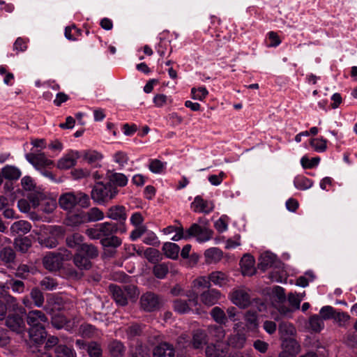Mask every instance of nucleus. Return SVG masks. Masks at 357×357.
Listing matches in <instances>:
<instances>
[{
	"label": "nucleus",
	"mask_w": 357,
	"mask_h": 357,
	"mask_svg": "<svg viewBox=\"0 0 357 357\" xmlns=\"http://www.w3.org/2000/svg\"><path fill=\"white\" fill-rule=\"evenodd\" d=\"M59 204L63 210L71 211L77 204L82 208L87 207L89 204V197L82 192H66L60 196Z\"/></svg>",
	"instance_id": "obj_1"
},
{
	"label": "nucleus",
	"mask_w": 357,
	"mask_h": 357,
	"mask_svg": "<svg viewBox=\"0 0 357 357\" xmlns=\"http://www.w3.org/2000/svg\"><path fill=\"white\" fill-rule=\"evenodd\" d=\"M118 190L110 183L98 182L91 191L92 199L98 204H105L114 199L118 194Z\"/></svg>",
	"instance_id": "obj_2"
},
{
	"label": "nucleus",
	"mask_w": 357,
	"mask_h": 357,
	"mask_svg": "<svg viewBox=\"0 0 357 357\" xmlns=\"http://www.w3.org/2000/svg\"><path fill=\"white\" fill-rule=\"evenodd\" d=\"M207 342V335L204 330L197 329L194 331L191 342L188 340L186 335H182L178 339V345L187 348L192 346L194 349L202 348Z\"/></svg>",
	"instance_id": "obj_3"
},
{
	"label": "nucleus",
	"mask_w": 357,
	"mask_h": 357,
	"mask_svg": "<svg viewBox=\"0 0 357 357\" xmlns=\"http://www.w3.org/2000/svg\"><path fill=\"white\" fill-rule=\"evenodd\" d=\"M186 233L189 236L196 238L199 243H205L211 240L213 237V231L206 227H202L195 223L187 230Z\"/></svg>",
	"instance_id": "obj_4"
},
{
	"label": "nucleus",
	"mask_w": 357,
	"mask_h": 357,
	"mask_svg": "<svg viewBox=\"0 0 357 357\" xmlns=\"http://www.w3.org/2000/svg\"><path fill=\"white\" fill-rule=\"evenodd\" d=\"M29 202L25 199H21L18 201L17 206L21 212L27 213L31 208H36L39 206L40 200L43 197V193L37 192L33 195H28Z\"/></svg>",
	"instance_id": "obj_5"
},
{
	"label": "nucleus",
	"mask_w": 357,
	"mask_h": 357,
	"mask_svg": "<svg viewBox=\"0 0 357 357\" xmlns=\"http://www.w3.org/2000/svg\"><path fill=\"white\" fill-rule=\"evenodd\" d=\"M230 300L233 304L241 309L247 307L250 304V297L248 291L243 288L233 290Z\"/></svg>",
	"instance_id": "obj_6"
},
{
	"label": "nucleus",
	"mask_w": 357,
	"mask_h": 357,
	"mask_svg": "<svg viewBox=\"0 0 357 357\" xmlns=\"http://www.w3.org/2000/svg\"><path fill=\"white\" fill-rule=\"evenodd\" d=\"M190 207L195 213L208 214L213 210L214 204L211 201L206 200L200 196H197L191 203Z\"/></svg>",
	"instance_id": "obj_7"
},
{
	"label": "nucleus",
	"mask_w": 357,
	"mask_h": 357,
	"mask_svg": "<svg viewBox=\"0 0 357 357\" xmlns=\"http://www.w3.org/2000/svg\"><path fill=\"white\" fill-rule=\"evenodd\" d=\"M63 257L60 253L49 252L43 260L45 268L50 271L58 270L62 264Z\"/></svg>",
	"instance_id": "obj_8"
},
{
	"label": "nucleus",
	"mask_w": 357,
	"mask_h": 357,
	"mask_svg": "<svg viewBox=\"0 0 357 357\" xmlns=\"http://www.w3.org/2000/svg\"><path fill=\"white\" fill-rule=\"evenodd\" d=\"M141 306L146 311H153L159 308V298L152 293H146L142 296L140 299Z\"/></svg>",
	"instance_id": "obj_9"
},
{
	"label": "nucleus",
	"mask_w": 357,
	"mask_h": 357,
	"mask_svg": "<svg viewBox=\"0 0 357 357\" xmlns=\"http://www.w3.org/2000/svg\"><path fill=\"white\" fill-rule=\"evenodd\" d=\"M241 325V322L235 324L234 329L238 333L229 336L228 338V344L236 349H242L245 346L247 340L245 334L239 333Z\"/></svg>",
	"instance_id": "obj_10"
},
{
	"label": "nucleus",
	"mask_w": 357,
	"mask_h": 357,
	"mask_svg": "<svg viewBox=\"0 0 357 357\" xmlns=\"http://www.w3.org/2000/svg\"><path fill=\"white\" fill-rule=\"evenodd\" d=\"M79 158V153L77 151H70L57 162V167L61 169H68L75 165L77 160Z\"/></svg>",
	"instance_id": "obj_11"
},
{
	"label": "nucleus",
	"mask_w": 357,
	"mask_h": 357,
	"mask_svg": "<svg viewBox=\"0 0 357 357\" xmlns=\"http://www.w3.org/2000/svg\"><path fill=\"white\" fill-rule=\"evenodd\" d=\"M10 287L8 284H4L0 282V296L3 297L6 299L7 304L9 308H11L12 310L15 312H19L22 314L25 313V310L22 307H18V304L17 303V300L10 295H7L8 290Z\"/></svg>",
	"instance_id": "obj_12"
},
{
	"label": "nucleus",
	"mask_w": 357,
	"mask_h": 357,
	"mask_svg": "<svg viewBox=\"0 0 357 357\" xmlns=\"http://www.w3.org/2000/svg\"><path fill=\"white\" fill-rule=\"evenodd\" d=\"M27 160L36 168L49 167L53 164L43 153H30L26 155Z\"/></svg>",
	"instance_id": "obj_13"
},
{
	"label": "nucleus",
	"mask_w": 357,
	"mask_h": 357,
	"mask_svg": "<svg viewBox=\"0 0 357 357\" xmlns=\"http://www.w3.org/2000/svg\"><path fill=\"white\" fill-rule=\"evenodd\" d=\"M47 322V317L40 310H32L27 314V324L29 326H44Z\"/></svg>",
	"instance_id": "obj_14"
},
{
	"label": "nucleus",
	"mask_w": 357,
	"mask_h": 357,
	"mask_svg": "<svg viewBox=\"0 0 357 357\" xmlns=\"http://www.w3.org/2000/svg\"><path fill=\"white\" fill-rule=\"evenodd\" d=\"M107 217L120 222H125L127 219L126 208L121 205L112 206L107 210Z\"/></svg>",
	"instance_id": "obj_15"
},
{
	"label": "nucleus",
	"mask_w": 357,
	"mask_h": 357,
	"mask_svg": "<svg viewBox=\"0 0 357 357\" xmlns=\"http://www.w3.org/2000/svg\"><path fill=\"white\" fill-rule=\"evenodd\" d=\"M188 298L189 303L181 300L175 301L174 303V308L175 311L178 313H185L188 312L191 307L196 306L197 305V294H193L192 295H188Z\"/></svg>",
	"instance_id": "obj_16"
},
{
	"label": "nucleus",
	"mask_w": 357,
	"mask_h": 357,
	"mask_svg": "<svg viewBox=\"0 0 357 357\" xmlns=\"http://www.w3.org/2000/svg\"><path fill=\"white\" fill-rule=\"evenodd\" d=\"M6 326L17 333L25 331L26 326L23 319L18 315H10L6 319Z\"/></svg>",
	"instance_id": "obj_17"
},
{
	"label": "nucleus",
	"mask_w": 357,
	"mask_h": 357,
	"mask_svg": "<svg viewBox=\"0 0 357 357\" xmlns=\"http://www.w3.org/2000/svg\"><path fill=\"white\" fill-rule=\"evenodd\" d=\"M241 268L243 275H252L255 274L256 269L255 267V259L250 255H245L240 261Z\"/></svg>",
	"instance_id": "obj_18"
},
{
	"label": "nucleus",
	"mask_w": 357,
	"mask_h": 357,
	"mask_svg": "<svg viewBox=\"0 0 357 357\" xmlns=\"http://www.w3.org/2000/svg\"><path fill=\"white\" fill-rule=\"evenodd\" d=\"M221 296L220 292L211 289L203 292L200 296L201 301L207 306H212L218 303Z\"/></svg>",
	"instance_id": "obj_19"
},
{
	"label": "nucleus",
	"mask_w": 357,
	"mask_h": 357,
	"mask_svg": "<svg viewBox=\"0 0 357 357\" xmlns=\"http://www.w3.org/2000/svg\"><path fill=\"white\" fill-rule=\"evenodd\" d=\"M107 178L111 185L113 184L119 187L126 186L128 181V179L125 174L110 170L107 173Z\"/></svg>",
	"instance_id": "obj_20"
},
{
	"label": "nucleus",
	"mask_w": 357,
	"mask_h": 357,
	"mask_svg": "<svg viewBox=\"0 0 357 357\" xmlns=\"http://www.w3.org/2000/svg\"><path fill=\"white\" fill-rule=\"evenodd\" d=\"M244 320L245 322L246 332L255 333L257 331L259 327V323L257 319V315L255 312L248 311L244 315Z\"/></svg>",
	"instance_id": "obj_21"
},
{
	"label": "nucleus",
	"mask_w": 357,
	"mask_h": 357,
	"mask_svg": "<svg viewBox=\"0 0 357 357\" xmlns=\"http://www.w3.org/2000/svg\"><path fill=\"white\" fill-rule=\"evenodd\" d=\"M153 357H174L173 346L167 343L158 344L153 350Z\"/></svg>",
	"instance_id": "obj_22"
},
{
	"label": "nucleus",
	"mask_w": 357,
	"mask_h": 357,
	"mask_svg": "<svg viewBox=\"0 0 357 357\" xmlns=\"http://www.w3.org/2000/svg\"><path fill=\"white\" fill-rule=\"evenodd\" d=\"M31 229V224L25 220L15 222L10 227V234L13 236L25 234Z\"/></svg>",
	"instance_id": "obj_23"
},
{
	"label": "nucleus",
	"mask_w": 357,
	"mask_h": 357,
	"mask_svg": "<svg viewBox=\"0 0 357 357\" xmlns=\"http://www.w3.org/2000/svg\"><path fill=\"white\" fill-rule=\"evenodd\" d=\"M227 353V347L220 344L208 345L206 349V357H225Z\"/></svg>",
	"instance_id": "obj_24"
},
{
	"label": "nucleus",
	"mask_w": 357,
	"mask_h": 357,
	"mask_svg": "<svg viewBox=\"0 0 357 357\" xmlns=\"http://www.w3.org/2000/svg\"><path fill=\"white\" fill-rule=\"evenodd\" d=\"M279 333L282 341L285 339H292L291 337L296 334V328L291 323L283 321L279 325Z\"/></svg>",
	"instance_id": "obj_25"
},
{
	"label": "nucleus",
	"mask_w": 357,
	"mask_h": 357,
	"mask_svg": "<svg viewBox=\"0 0 357 357\" xmlns=\"http://www.w3.org/2000/svg\"><path fill=\"white\" fill-rule=\"evenodd\" d=\"M109 290L116 303L119 305H126L127 304V297L126 296L124 289L121 287L111 284Z\"/></svg>",
	"instance_id": "obj_26"
},
{
	"label": "nucleus",
	"mask_w": 357,
	"mask_h": 357,
	"mask_svg": "<svg viewBox=\"0 0 357 357\" xmlns=\"http://www.w3.org/2000/svg\"><path fill=\"white\" fill-rule=\"evenodd\" d=\"M211 283L220 287L225 286L229 282L227 275L222 271H214L209 275Z\"/></svg>",
	"instance_id": "obj_27"
},
{
	"label": "nucleus",
	"mask_w": 357,
	"mask_h": 357,
	"mask_svg": "<svg viewBox=\"0 0 357 357\" xmlns=\"http://www.w3.org/2000/svg\"><path fill=\"white\" fill-rule=\"evenodd\" d=\"M3 177L7 180H17L22 175L20 169L13 165H6L1 169Z\"/></svg>",
	"instance_id": "obj_28"
},
{
	"label": "nucleus",
	"mask_w": 357,
	"mask_h": 357,
	"mask_svg": "<svg viewBox=\"0 0 357 357\" xmlns=\"http://www.w3.org/2000/svg\"><path fill=\"white\" fill-rule=\"evenodd\" d=\"M222 252L218 248H211L204 252L205 261L208 264L217 263L222 257Z\"/></svg>",
	"instance_id": "obj_29"
},
{
	"label": "nucleus",
	"mask_w": 357,
	"mask_h": 357,
	"mask_svg": "<svg viewBox=\"0 0 357 357\" xmlns=\"http://www.w3.org/2000/svg\"><path fill=\"white\" fill-rule=\"evenodd\" d=\"M162 251L167 257L172 259H176L178 257L180 248L174 243L167 242L165 243L162 246Z\"/></svg>",
	"instance_id": "obj_30"
},
{
	"label": "nucleus",
	"mask_w": 357,
	"mask_h": 357,
	"mask_svg": "<svg viewBox=\"0 0 357 357\" xmlns=\"http://www.w3.org/2000/svg\"><path fill=\"white\" fill-rule=\"evenodd\" d=\"M29 334L31 340L40 343L46 337L45 326H30Z\"/></svg>",
	"instance_id": "obj_31"
},
{
	"label": "nucleus",
	"mask_w": 357,
	"mask_h": 357,
	"mask_svg": "<svg viewBox=\"0 0 357 357\" xmlns=\"http://www.w3.org/2000/svg\"><path fill=\"white\" fill-rule=\"evenodd\" d=\"M108 349L112 357H123L126 351L123 343L118 340L112 341L109 344Z\"/></svg>",
	"instance_id": "obj_32"
},
{
	"label": "nucleus",
	"mask_w": 357,
	"mask_h": 357,
	"mask_svg": "<svg viewBox=\"0 0 357 357\" xmlns=\"http://www.w3.org/2000/svg\"><path fill=\"white\" fill-rule=\"evenodd\" d=\"M282 349H284L292 354L294 356L300 352V345L294 339H285L282 341Z\"/></svg>",
	"instance_id": "obj_33"
},
{
	"label": "nucleus",
	"mask_w": 357,
	"mask_h": 357,
	"mask_svg": "<svg viewBox=\"0 0 357 357\" xmlns=\"http://www.w3.org/2000/svg\"><path fill=\"white\" fill-rule=\"evenodd\" d=\"M79 333L84 337H99L101 333L91 324H84L81 325L79 328Z\"/></svg>",
	"instance_id": "obj_34"
},
{
	"label": "nucleus",
	"mask_w": 357,
	"mask_h": 357,
	"mask_svg": "<svg viewBox=\"0 0 357 357\" xmlns=\"http://www.w3.org/2000/svg\"><path fill=\"white\" fill-rule=\"evenodd\" d=\"M99 231L101 237L107 238L112 236L117 231V225L112 222H103L98 224Z\"/></svg>",
	"instance_id": "obj_35"
},
{
	"label": "nucleus",
	"mask_w": 357,
	"mask_h": 357,
	"mask_svg": "<svg viewBox=\"0 0 357 357\" xmlns=\"http://www.w3.org/2000/svg\"><path fill=\"white\" fill-rule=\"evenodd\" d=\"M85 215L86 218H84V220H86V222L99 221L105 217L103 212L97 207L91 208L85 212Z\"/></svg>",
	"instance_id": "obj_36"
},
{
	"label": "nucleus",
	"mask_w": 357,
	"mask_h": 357,
	"mask_svg": "<svg viewBox=\"0 0 357 357\" xmlns=\"http://www.w3.org/2000/svg\"><path fill=\"white\" fill-rule=\"evenodd\" d=\"M56 357H77L75 350L65 344H59L55 348Z\"/></svg>",
	"instance_id": "obj_37"
},
{
	"label": "nucleus",
	"mask_w": 357,
	"mask_h": 357,
	"mask_svg": "<svg viewBox=\"0 0 357 357\" xmlns=\"http://www.w3.org/2000/svg\"><path fill=\"white\" fill-rule=\"evenodd\" d=\"M208 331L211 337L217 342L223 340L225 336V331L221 326L211 325L208 328Z\"/></svg>",
	"instance_id": "obj_38"
},
{
	"label": "nucleus",
	"mask_w": 357,
	"mask_h": 357,
	"mask_svg": "<svg viewBox=\"0 0 357 357\" xmlns=\"http://www.w3.org/2000/svg\"><path fill=\"white\" fill-rule=\"evenodd\" d=\"M74 263L75 266L80 269L87 270L91 266L90 259L78 252L74 257Z\"/></svg>",
	"instance_id": "obj_39"
},
{
	"label": "nucleus",
	"mask_w": 357,
	"mask_h": 357,
	"mask_svg": "<svg viewBox=\"0 0 357 357\" xmlns=\"http://www.w3.org/2000/svg\"><path fill=\"white\" fill-rule=\"evenodd\" d=\"M211 316L219 324H226L227 322V317L225 312L219 307H215L211 310Z\"/></svg>",
	"instance_id": "obj_40"
},
{
	"label": "nucleus",
	"mask_w": 357,
	"mask_h": 357,
	"mask_svg": "<svg viewBox=\"0 0 357 357\" xmlns=\"http://www.w3.org/2000/svg\"><path fill=\"white\" fill-rule=\"evenodd\" d=\"M294 184L297 189L305 190L310 188L313 185V182L307 177L298 176L294 178Z\"/></svg>",
	"instance_id": "obj_41"
},
{
	"label": "nucleus",
	"mask_w": 357,
	"mask_h": 357,
	"mask_svg": "<svg viewBox=\"0 0 357 357\" xmlns=\"http://www.w3.org/2000/svg\"><path fill=\"white\" fill-rule=\"evenodd\" d=\"M84 218H86L85 212L84 211L70 215L66 220V224L73 227L79 225L86 222V220H84Z\"/></svg>",
	"instance_id": "obj_42"
},
{
	"label": "nucleus",
	"mask_w": 357,
	"mask_h": 357,
	"mask_svg": "<svg viewBox=\"0 0 357 357\" xmlns=\"http://www.w3.org/2000/svg\"><path fill=\"white\" fill-rule=\"evenodd\" d=\"M166 162L158 159H151L149 160V169L153 174H162L166 169Z\"/></svg>",
	"instance_id": "obj_43"
},
{
	"label": "nucleus",
	"mask_w": 357,
	"mask_h": 357,
	"mask_svg": "<svg viewBox=\"0 0 357 357\" xmlns=\"http://www.w3.org/2000/svg\"><path fill=\"white\" fill-rule=\"evenodd\" d=\"M77 252L89 259L94 258L98 255V252L95 246L85 243L80 245Z\"/></svg>",
	"instance_id": "obj_44"
},
{
	"label": "nucleus",
	"mask_w": 357,
	"mask_h": 357,
	"mask_svg": "<svg viewBox=\"0 0 357 357\" xmlns=\"http://www.w3.org/2000/svg\"><path fill=\"white\" fill-rule=\"evenodd\" d=\"M21 184L25 191L29 192L28 195H33L37 192H40L36 189V186L33 180L30 176H26L21 180Z\"/></svg>",
	"instance_id": "obj_45"
},
{
	"label": "nucleus",
	"mask_w": 357,
	"mask_h": 357,
	"mask_svg": "<svg viewBox=\"0 0 357 357\" xmlns=\"http://www.w3.org/2000/svg\"><path fill=\"white\" fill-rule=\"evenodd\" d=\"M83 241L84 237L78 233L73 234L72 236H68L66 238L68 246L73 248H77V251L80 248V245L84 244Z\"/></svg>",
	"instance_id": "obj_46"
},
{
	"label": "nucleus",
	"mask_w": 357,
	"mask_h": 357,
	"mask_svg": "<svg viewBox=\"0 0 357 357\" xmlns=\"http://www.w3.org/2000/svg\"><path fill=\"white\" fill-rule=\"evenodd\" d=\"M309 326L312 331L320 332L324 327V323L319 316L315 314L310 318Z\"/></svg>",
	"instance_id": "obj_47"
},
{
	"label": "nucleus",
	"mask_w": 357,
	"mask_h": 357,
	"mask_svg": "<svg viewBox=\"0 0 357 357\" xmlns=\"http://www.w3.org/2000/svg\"><path fill=\"white\" fill-rule=\"evenodd\" d=\"M153 102L156 107H162L169 104H172V98L171 96H167L162 93H158L153 97Z\"/></svg>",
	"instance_id": "obj_48"
},
{
	"label": "nucleus",
	"mask_w": 357,
	"mask_h": 357,
	"mask_svg": "<svg viewBox=\"0 0 357 357\" xmlns=\"http://www.w3.org/2000/svg\"><path fill=\"white\" fill-rule=\"evenodd\" d=\"M15 248L22 252H26L31 245V240L28 237L17 238L15 240Z\"/></svg>",
	"instance_id": "obj_49"
},
{
	"label": "nucleus",
	"mask_w": 357,
	"mask_h": 357,
	"mask_svg": "<svg viewBox=\"0 0 357 357\" xmlns=\"http://www.w3.org/2000/svg\"><path fill=\"white\" fill-rule=\"evenodd\" d=\"M84 159L89 164H93L102 160V155L96 151H86L83 155Z\"/></svg>",
	"instance_id": "obj_50"
},
{
	"label": "nucleus",
	"mask_w": 357,
	"mask_h": 357,
	"mask_svg": "<svg viewBox=\"0 0 357 357\" xmlns=\"http://www.w3.org/2000/svg\"><path fill=\"white\" fill-rule=\"evenodd\" d=\"M326 140L322 137L313 138L310 141V145L317 152H324L326 150Z\"/></svg>",
	"instance_id": "obj_51"
},
{
	"label": "nucleus",
	"mask_w": 357,
	"mask_h": 357,
	"mask_svg": "<svg viewBox=\"0 0 357 357\" xmlns=\"http://www.w3.org/2000/svg\"><path fill=\"white\" fill-rule=\"evenodd\" d=\"M0 258L5 263L13 262L15 258V253L10 248H4L0 252Z\"/></svg>",
	"instance_id": "obj_52"
},
{
	"label": "nucleus",
	"mask_w": 357,
	"mask_h": 357,
	"mask_svg": "<svg viewBox=\"0 0 357 357\" xmlns=\"http://www.w3.org/2000/svg\"><path fill=\"white\" fill-rule=\"evenodd\" d=\"M122 241L116 236H110L107 238H103L101 240V243L105 247L117 248L121 245Z\"/></svg>",
	"instance_id": "obj_53"
},
{
	"label": "nucleus",
	"mask_w": 357,
	"mask_h": 357,
	"mask_svg": "<svg viewBox=\"0 0 357 357\" xmlns=\"http://www.w3.org/2000/svg\"><path fill=\"white\" fill-rule=\"evenodd\" d=\"M208 91L206 89V87H199V88H192L191 89V95L192 98L195 100H198L200 101L204 100L206 97L208 96Z\"/></svg>",
	"instance_id": "obj_54"
},
{
	"label": "nucleus",
	"mask_w": 357,
	"mask_h": 357,
	"mask_svg": "<svg viewBox=\"0 0 357 357\" xmlns=\"http://www.w3.org/2000/svg\"><path fill=\"white\" fill-rule=\"evenodd\" d=\"M259 260V266L264 270L274 262L275 255L269 252H265L261 255Z\"/></svg>",
	"instance_id": "obj_55"
},
{
	"label": "nucleus",
	"mask_w": 357,
	"mask_h": 357,
	"mask_svg": "<svg viewBox=\"0 0 357 357\" xmlns=\"http://www.w3.org/2000/svg\"><path fill=\"white\" fill-rule=\"evenodd\" d=\"M229 224V218L223 215L214 223V227L219 232H224L227 230Z\"/></svg>",
	"instance_id": "obj_56"
},
{
	"label": "nucleus",
	"mask_w": 357,
	"mask_h": 357,
	"mask_svg": "<svg viewBox=\"0 0 357 357\" xmlns=\"http://www.w3.org/2000/svg\"><path fill=\"white\" fill-rule=\"evenodd\" d=\"M168 271V266L165 263L156 264L153 268V273L155 276L160 279L164 278Z\"/></svg>",
	"instance_id": "obj_57"
},
{
	"label": "nucleus",
	"mask_w": 357,
	"mask_h": 357,
	"mask_svg": "<svg viewBox=\"0 0 357 357\" xmlns=\"http://www.w3.org/2000/svg\"><path fill=\"white\" fill-rule=\"evenodd\" d=\"M44 198V197H43ZM40 202L41 203V210L47 213H52L56 208V203L54 199H42Z\"/></svg>",
	"instance_id": "obj_58"
},
{
	"label": "nucleus",
	"mask_w": 357,
	"mask_h": 357,
	"mask_svg": "<svg viewBox=\"0 0 357 357\" xmlns=\"http://www.w3.org/2000/svg\"><path fill=\"white\" fill-rule=\"evenodd\" d=\"M320 162V158L319 157L312 158V159H309L306 156H303L301 159V163L303 168L305 169H312L319 165Z\"/></svg>",
	"instance_id": "obj_59"
},
{
	"label": "nucleus",
	"mask_w": 357,
	"mask_h": 357,
	"mask_svg": "<svg viewBox=\"0 0 357 357\" xmlns=\"http://www.w3.org/2000/svg\"><path fill=\"white\" fill-rule=\"evenodd\" d=\"M87 351L90 357H100L102 355L100 346L95 342H92L88 344Z\"/></svg>",
	"instance_id": "obj_60"
},
{
	"label": "nucleus",
	"mask_w": 357,
	"mask_h": 357,
	"mask_svg": "<svg viewBox=\"0 0 357 357\" xmlns=\"http://www.w3.org/2000/svg\"><path fill=\"white\" fill-rule=\"evenodd\" d=\"M31 297L36 307H41L44 303L43 293L37 288L33 289L31 291Z\"/></svg>",
	"instance_id": "obj_61"
},
{
	"label": "nucleus",
	"mask_w": 357,
	"mask_h": 357,
	"mask_svg": "<svg viewBox=\"0 0 357 357\" xmlns=\"http://www.w3.org/2000/svg\"><path fill=\"white\" fill-rule=\"evenodd\" d=\"M194 288H208L211 287V281L209 280V276H201L197 278L193 281L192 283Z\"/></svg>",
	"instance_id": "obj_62"
},
{
	"label": "nucleus",
	"mask_w": 357,
	"mask_h": 357,
	"mask_svg": "<svg viewBox=\"0 0 357 357\" xmlns=\"http://www.w3.org/2000/svg\"><path fill=\"white\" fill-rule=\"evenodd\" d=\"M40 286L45 290L52 291L57 287V282L51 278H45L40 282Z\"/></svg>",
	"instance_id": "obj_63"
},
{
	"label": "nucleus",
	"mask_w": 357,
	"mask_h": 357,
	"mask_svg": "<svg viewBox=\"0 0 357 357\" xmlns=\"http://www.w3.org/2000/svg\"><path fill=\"white\" fill-rule=\"evenodd\" d=\"M114 161L121 167H124L128 162V155L123 151H118L113 155Z\"/></svg>",
	"instance_id": "obj_64"
}]
</instances>
